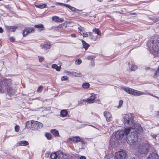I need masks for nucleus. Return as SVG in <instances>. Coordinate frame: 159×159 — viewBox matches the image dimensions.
<instances>
[{
	"instance_id": "1",
	"label": "nucleus",
	"mask_w": 159,
	"mask_h": 159,
	"mask_svg": "<svg viewBox=\"0 0 159 159\" xmlns=\"http://www.w3.org/2000/svg\"><path fill=\"white\" fill-rule=\"evenodd\" d=\"M123 123L126 127L125 129H129V131L134 128L135 123L133 116L131 114H125L123 116Z\"/></svg>"
},
{
	"instance_id": "2",
	"label": "nucleus",
	"mask_w": 159,
	"mask_h": 159,
	"mask_svg": "<svg viewBox=\"0 0 159 159\" xmlns=\"http://www.w3.org/2000/svg\"><path fill=\"white\" fill-rule=\"evenodd\" d=\"M129 132V129H125L124 130H119L115 133V136L116 139L119 140H122L123 142H125L126 136L128 135Z\"/></svg>"
},
{
	"instance_id": "3",
	"label": "nucleus",
	"mask_w": 159,
	"mask_h": 159,
	"mask_svg": "<svg viewBox=\"0 0 159 159\" xmlns=\"http://www.w3.org/2000/svg\"><path fill=\"white\" fill-rule=\"evenodd\" d=\"M128 133V135L126 136V139L125 141L130 145H133L137 141L138 136L136 133L131 130Z\"/></svg>"
},
{
	"instance_id": "4",
	"label": "nucleus",
	"mask_w": 159,
	"mask_h": 159,
	"mask_svg": "<svg viewBox=\"0 0 159 159\" xmlns=\"http://www.w3.org/2000/svg\"><path fill=\"white\" fill-rule=\"evenodd\" d=\"M149 150V145L147 144H143L140 145L138 148V151L141 154H146Z\"/></svg>"
},
{
	"instance_id": "5",
	"label": "nucleus",
	"mask_w": 159,
	"mask_h": 159,
	"mask_svg": "<svg viewBox=\"0 0 159 159\" xmlns=\"http://www.w3.org/2000/svg\"><path fill=\"white\" fill-rule=\"evenodd\" d=\"M126 156L125 150H123L116 152L115 154L116 159H125Z\"/></svg>"
},
{
	"instance_id": "6",
	"label": "nucleus",
	"mask_w": 159,
	"mask_h": 159,
	"mask_svg": "<svg viewBox=\"0 0 159 159\" xmlns=\"http://www.w3.org/2000/svg\"><path fill=\"white\" fill-rule=\"evenodd\" d=\"M68 141L71 142V143H76L79 142L83 143L84 142L83 139L79 137H73L69 138L67 139Z\"/></svg>"
},
{
	"instance_id": "7",
	"label": "nucleus",
	"mask_w": 159,
	"mask_h": 159,
	"mask_svg": "<svg viewBox=\"0 0 159 159\" xmlns=\"http://www.w3.org/2000/svg\"><path fill=\"white\" fill-rule=\"evenodd\" d=\"M11 83V81L10 79H6L3 78V79H0V84L2 86V88L5 86L9 85H10Z\"/></svg>"
},
{
	"instance_id": "8",
	"label": "nucleus",
	"mask_w": 159,
	"mask_h": 159,
	"mask_svg": "<svg viewBox=\"0 0 159 159\" xmlns=\"http://www.w3.org/2000/svg\"><path fill=\"white\" fill-rule=\"evenodd\" d=\"M95 98V94L92 93L88 98L83 99V101L86 102L88 103H92L94 102Z\"/></svg>"
},
{
	"instance_id": "9",
	"label": "nucleus",
	"mask_w": 159,
	"mask_h": 159,
	"mask_svg": "<svg viewBox=\"0 0 159 159\" xmlns=\"http://www.w3.org/2000/svg\"><path fill=\"white\" fill-rule=\"evenodd\" d=\"M35 29L34 28L26 27L22 32L23 35L24 37L25 36L28 34L34 32Z\"/></svg>"
},
{
	"instance_id": "10",
	"label": "nucleus",
	"mask_w": 159,
	"mask_h": 159,
	"mask_svg": "<svg viewBox=\"0 0 159 159\" xmlns=\"http://www.w3.org/2000/svg\"><path fill=\"white\" fill-rule=\"evenodd\" d=\"M33 124L34 129H38L43 126V124L42 123L37 121H33Z\"/></svg>"
},
{
	"instance_id": "11",
	"label": "nucleus",
	"mask_w": 159,
	"mask_h": 159,
	"mask_svg": "<svg viewBox=\"0 0 159 159\" xmlns=\"http://www.w3.org/2000/svg\"><path fill=\"white\" fill-rule=\"evenodd\" d=\"M104 115L106 117L107 122H110L112 121V116L111 113L108 111H105L103 113Z\"/></svg>"
},
{
	"instance_id": "12",
	"label": "nucleus",
	"mask_w": 159,
	"mask_h": 159,
	"mask_svg": "<svg viewBox=\"0 0 159 159\" xmlns=\"http://www.w3.org/2000/svg\"><path fill=\"white\" fill-rule=\"evenodd\" d=\"M11 84L9 85L5 86H7V92L8 93V94L9 96H11V95H13L15 93V90L14 89L12 88L11 86H9Z\"/></svg>"
},
{
	"instance_id": "13",
	"label": "nucleus",
	"mask_w": 159,
	"mask_h": 159,
	"mask_svg": "<svg viewBox=\"0 0 159 159\" xmlns=\"http://www.w3.org/2000/svg\"><path fill=\"white\" fill-rule=\"evenodd\" d=\"M134 128L135 127L134 126ZM134 129L135 131L139 134H141L143 132V129L140 125H138V126H137V128L131 129V130H133L134 131Z\"/></svg>"
},
{
	"instance_id": "14",
	"label": "nucleus",
	"mask_w": 159,
	"mask_h": 159,
	"mask_svg": "<svg viewBox=\"0 0 159 159\" xmlns=\"http://www.w3.org/2000/svg\"><path fill=\"white\" fill-rule=\"evenodd\" d=\"M33 121H28L26 123L25 127L28 129H34L33 127Z\"/></svg>"
},
{
	"instance_id": "15",
	"label": "nucleus",
	"mask_w": 159,
	"mask_h": 159,
	"mask_svg": "<svg viewBox=\"0 0 159 159\" xmlns=\"http://www.w3.org/2000/svg\"><path fill=\"white\" fill-rule=\"evenodd\" d=\"M158 157L157 154L154 152L150 154L148 157V159H158Z\"/></svg>"
},
{
	"instance_id": "16",
	"label": "nucleus",
	"mask_w": 159,
	"mask_h": 159,
	"mask_svg": "<svg viewBox=\"0 0 159 159\" xmlns=\"http://www.w3.org/2000/svg\"><path fill=\"white\" fill-rule=\"evenodd\" d=\"M123 89L127 93L132 95L134 90L128 87L123 88Z\"/></svg>"
},
{
	"instance_id": "17",
	"label": "nucleus",
	"mask_w": 159,
	"mask_h": 159,
	"mask_svg": "<svg viewBox=\"0 0 159 159\" xmlns=\"http://www.w3.org/2000/svg\"><path fill=\"white\" fill-rule=\"evenodd\" d=\"M68 73L72 75H74L75 77H80L82 76V74L81 73H77L76 72L74 71L70 72L69 71L68 72Z\"/></svg>"
},
{
	"instance_id": "18",
	"label": "nucleus",
	"mask_w": 159,
	"mask_h": 159,
	"mask_svg": "<svg viewBox=\"0 0 159 159\" xmlns=\"http://www.w3.org/2000/svg\"><path fill=\"white\" fill-rule=\"evenodd\" d=\"M145 93H143L141 92L135 90H134L133 95L134 96H138L143 94H144Z\"/></svg>"
},
{
	"instance_id": "19",
	"label": "nucleus",
	"mask_w": 159,
	"mask_h": 159,
	"mask_svg": "<svg viewBox=\"0 0 159 159\" xmlns=\"http://www.w3.org/2000/svg\"><path fill=\"white\" fill-rule=\"evenodd\" d=\"M56 153L58 159L62 158L64 154L61 151H57L56 152Z\"/></svg>"
},
{
	"instance_id": "20",
	"label": "nucleus",
	"mask_w": 159,
	"mask_h": 159,
	"mask_svg": "<svg viewBox=\"0 0 159 159\" xmlns=\"http://www.w3.org/2000/svg\"><path fill=\"white\" fill-rule=\"evenodd\" d=\"M34 27L35 28H39V30L40 31L44 30L43 25L41 24L35 25Z\"/></svg>"
},
{
	"instance_id": "21",
	"label": "nucleus",
	"mask_w": 159,
	"mask_h": 159,
	"mask_svg": "<svg viewBox=\"0 0 159 159\" xmlns=\"http://www.w3.org/2000/svg\"><path fill=\"white\" fill-rule=\"evenodd\" d=\"M19 145L20 146H26L29 144V143L28 142L25 141L23 140L20 141L18 143Z\"/></svg>"
},
{
	"instance_id": "22",
	"label": "nucleus",
	"mask_w": 159,
	"mask_h": 159,
	"mask_svg": "<svg viewBox=\"0 0 159 159\" xmlns=\"http://www.w3.org/2000/svg\"><path fill=\"white\" fill-rule=\"evenodd\" d=\"M51 132L54 136H59V133L57 130L56 129H52L51 130Z\"/></svg>"
},
{
	"instance_id": "23",
	"label": "nucleus",
	"mask_w": 159,
	"mask_h": 159,
	"mask_svg": "<svg viewBox=\"0 0 159 159\" xmlns=\"http://www.w3.org/2000/svg\"><path fill=\"white\" fill-rule=\"evenodd\" d=\"M68 114V111L66 110H63L61 111L60 115L61 117H64Z\"/></svg>"
},
{
	"instance_id": "24",
	"label": "nucleus",
	"mask_w": 159,
	"mask_h": 159,
	"mask_svg": "<svg viewBox=\"0 0 159 159\" xmlns=\"http://www.w3.org/2000/svg\"><path fill=\"white\" fill-rule=\"evenodd\" d=\"M82 42L83 48L85 49V50H86L90 46V45L83 40L82 41Z\"/></svg>"
},
{
	"instance_id": "25",
	"label": "nucleus",
	"mask_w": 159,
	"mask_h": 159,
	"mask_svg": "<svg viewBox=\"0 0 159 159\" xmlns=\"http://www.w3.org/2000/svg\"><path fill=\"white\" fill-rule=\"evenodd\" d=\"M36 7L40 9L44 8L46 7V5L45 4H38L35 5Z\"/></svg>"
},
{
	"instance_id": "26",
	"label": "nucleus",
	"mask_w": 159,
	"mask_h": 159,
	"mask_svg": "<svg viewBox=\"0 0 159 159\" xmlns=\"http://www.w3.org/2000/svg\"><path fill=\"white\" fill-rule=\"evenodd\" d=\"M66 7L69 8L72 11H81V10L77 9H76L75 8L72 7L70 5L67 4L66 6Z\"/></svg>"
},
{
	"instance_id": "27",
	"label": "nucleus",
	"mask_w": 159,
	"mask_h": 159,
	"mask_svg": "<svg viewBox=\"0 0 159 159\" xmlns=\"http://www.w3.org/2000/svg\"><path fill=\"white\" fill-rule=\"evenodd\" d=\"M50 157L51 159H58L56 152L52 153L50 155Z\"/></svg>"
},
{
	"instance_id": "28",
	"label": "nucleus",
	"mask_w": 159,
	"mask_h": 159,
	"mask_svg": "<svg viewBox=\"0 0 159 159\" xmlns=\"http://www.w3.org/2000/svg\"><path fill=\"white\" fill-rule=\"evenodd\" d=\"M69 156L68 157L70 158V159H77L78 157L77 155L76 154H69Z\"/></svg>"
},
{
	"instance_id": "29",
	"label": "nucleus",
	"mask_w": 159,
	"mask_h": 159,
	"mask_svg": "<svg viewBox=\"0 0 159 159\" xmlns=\"http://www.w3.org/2000/svg\"><path fill=\"white\" fill-rule=\"evenodd\" d=\"M52 67L53 68L55 69L57 71H59L61 69L60 66H58L56 64H53Z\"/></svg>"
},
{
	"instance_id": "30",
	"label": "nucleus",
	"mask_w": 159,
	"mask_h": 159,
	"mask_svg": "<svg viewBox=\"0 0 159 159\" xmlns=\"http://www.w3.org/2000/svg\"><path fill=\"white\" fill-rule=\"evenodd\" d=\"M93 32L97 34L98 35H100L101 34V31L98 29L95 28L93 30Z\"/></svg>"
},
{
	"instance_id": "31",
	"label": "nucleus",
	"mask_w": 159,
	"mask_h": 159,
	"mask_svg": "<svg viewBox=\"0 0 159 159\" xmlns=\"http://www.w3.org/2000/svg\"><path fill=\"white\" fill-rule=\"evenodd\" d=\"M90 86V84L87 82L84 83L82 84V87L84 89H88Z\"/></svg>"
},
{
	"instance_id": "32",
	"label": "nucleus",
	"mask_w": 159,
	"mask_h": 159,
	"mask_svg": "<svg viewBox=\"0 0 159 159\" xmlns=\"http://www.w3.org/2000/svg\"><path fill=\"white\" fill-rule=\"evenodd\" d=\"M45 135L47 138L48 140L51 139L52 138L51 134L49 133H47Z\"/></svg>"
},
{
	"instance_id": "33",
	"label": "nucleus",
	"mask_w": 159,
	"mask_h": 159,
	"mask_svg": "<svg viewBox=\"0 0 159 159\" xmlns=\"http://www.w3.org/2000/svg\"><path fill=\"white\" fill-rule=\"evenodd\" d=\"M17 27L16 26H10L9 29L12 32H14L17 29Z\"/></svg>"
},
{
	"instance_id": "34",
	"label": "nucleus",
	"mask_w": 159,
	"mask_h": 159,
	"mask_svg": "<svg viewBox=\"0 0 159 159\" xmlns=\"http://www.w3.org/2000/svg\"><path fill=\"white\" fill-rule=\"evenodd\" d=\"M43 86H40L37 89V92L38 93H41L43 89Z\"/></svg>"
},
{
	"instance_id": "35",
	"label": "nucleus",
	"mask_w": 159,
	"mask_h": 159,
	"mask_svg": "<svg viewBox=\"0 0 159 159\" xmlns=\"http://www.w3.org/2000/svg\"><path fill=\"white\" fill-rule=\"evenodd\" d=\"M55 5H59L61 6H66H66L67 5V4H64V3H61V2H57L55 3Z\"/></svg>"
},
{
	"instance_id": "36",
	"label": "nucleus",
	"mask_w": 159,
	"mask_h": 159,
	"mask_svg": "<svg viewBox=\"0 0 159 159\" xmlns=\"http://www.w3.org/2000/svg\"><path fill=\"white\" fill-rule=\"evenodd\" d=\"M63 157L62 158L63 159H70V158L68 157L69 154H64Z\"/></svg>"
},
{
	"instance_id": "37",
	"label": "nucleus",
	"mask_w": 159,
	"mask_h": 159,
	"mask_svg": "<svg viewBox=\"0 0 159 159\" xmlns=\"http://www.w3.org/2000/svg\"><path fill=\"white\" fill-rule=\"evenodd\" d=\"M104 159H113V157L110 155H107L105 156Z\"/></svg>"
},
{
	"instance_id": "38",
	"label": "nucleus",
	"mask_w": 159,
	"mask_h": 159,
	"mask_svg": "<svg viewBox=\"0 0 159 159\" xmlns=\"http://www.w3.org/2000/svg\"><path fill=\"white\" fill-rule=\"evenodd\" d=\"M137 68V66L135 65H132L131 66V70L133 71H135Z\"/></svg>"
},
{
	"instance_id": "39",
	"label": "nucleus",
	"mask_w": 159,
	"mask_h": 159,
	"mask_svg": "<svg viewBox=\"0 0 159 159\" xmlns=\"http://www.w3.org/2000/svg\"><path fill=\"white\" fill-rule=\"evenodd\" d=\"M68 79V77L67 76H63L61 77V80L62 81L66 80Z\"/></svg>"
},
{
	"instance_id": "40",
	"label": "nucleus",
	"mask_w": 159,
	"mask_h": 159,
	"mask_svg": "<svg viewBox=\"0 0 159 159\" xmlns=\"http://www.w3.org/2000/svg\"><path fill=\"white\" fill-rule=\"evenodd\" d=\"M59 19V17L57 16H54L52 17V20H61V19ZM61 20H62L61 19Z\"/></svg>"
},
{
	"instance_id": "41",
	"label": "nucleus",
	"mask_w": 159,
	"mask_h": 159,
	"mask_svg": "<svg viewBox=\"0 0 159 159\" xmlns=\"http://www.w3.org/2000/svg\"><path fill=\"white\" fill-rule=\"evenodd\" d=\"M15 130L16 132H18L19 130V127L18 125H16L15 127Z\"/></svg>"
},
{
	"instance_id": "42",
	"label": "nucleus",
	"mask_w": 159,
	"mask_h": 159,
	"mask_svg": "<svg viewBox=\"0 0 159 159\" xmlns=\"http://www.w3.org/2000/svg\"><path fill=\"white\" fill-rule=\"evenodd\" d=\"M78 29L80 31V32H83V31H84V28L80 25L78 28Z\"/></svg>"
},
{
	"instance_id": "43",
	"label": "nucleus",
	"mask_w": 159,
	"mask_h": 159,
	"mask_svg": "<svg viewBox=\"0 0 159 159\" xmlns=\"http://www.w3.org/2000/svg\"><path fill=\"white\" fill-rule=\"evenodd\" d=\"M51 45L48 44H45L44 45V48H46L47 49H49L50 48Z\"/></svg>"
},
{
	"instance_id": "44",
	"label": "nucleus",
	"mask_w": 159,
	"mask_h": 159,
	"mask_svg": "<svg viewBox=\"0 0 159 159\" xmlns=\"http://www.w3.org/2000/svg\"><path fill=\"white\" fill-rule=\"evenodd\" d=\"M123 101L122 100H120L119 102V105L118 106V107H121L122 105Z\"/></svg>"
},
{
	"instance_id": "45",
	"label": "nucleus",
	"mask_w": 159,
	"mask_h": 159,
	"mask_svg": "<svg viewBox=\"0 0 159 159\" xmlns=\"http://www.w3.org/2000/svg\"><path fill=\"white\" fill-rule=\"evenodd\" d=\"M39 58V61L40 62H42L43 61V60L44 59V58L43 57H38Z\"/></svg>"
},
{
	"instance_id": "46",
	"label": "nucleus",
	"mask_w": 159,
	"mask_h": 159,
	"mask_svg": "<svg viewBox=\"0 0 159 159\" xmlns=\"http://www.w3.org/2000/svg\"><path fill=\"white\" fill-rule=\"evenodd\" d=\"M83 34L82 35L84 37H87L88 36V34L87 32L83 31V33H82Z\"/></svg>"
},
{
	"instance_id": "47",
	"label": "nucleus",
	"mask_w": 159,
	"mask_h": 159,
	"mask_svg": "<svg viewBox=\"0 0 159 159\" xmlns=\"http://www.w3.org/2000/svg\"><path fill=\"white\" fill-rule=\"evenodd\" d=\"M94 58V57L93 56H89L87 57V59L89 60L93 59Z\"/></svg>"
},
{
	"instance_id": "48",
	"label": "nucleus",
	"mask_w": 159,
	"mask_h": 159,
	"mask_svg": "<svg viewBox=\"0 0 159 159\" xmlns=\"http://www.w3.org/2000/svg\"><path fill=\"white\" fill-rule=\"evenodd\" d=\"M10 42H13L15 41V38L13 37H11L10 38Z\"/></svg>"
},
{
	"instance_id": "49",
	"label": "nucleus",
	"mask_w": 159,
	"mask_h": 159,
	"mask_svg": "<svg viewBox=\"0 0 159 159\" xmlns=\"http://www.w3.org/2000/svg\"><path fill=\"white\" fill-rule=\"evenodd\" d=\"M76 61L77 62V65L80 64L82 63V61L79 59H78L77 61L76 60Z\"/></svg>"
},
{
	"instance_id": "50",
	"label": "nucleus",
	"mask_w": 159,
	"mask_h": 159,
	"mask_svg": "<svg viewBox=\"0 0 159 159\" xmlns=\"http://www.w3.org/2000/svg\"><path fill=\"white\" fill-rule=\"evenodd\" d=\"M71 36L72 38H75L76 37V35L75 34H71Z\"/></svg>"
},
{
	"instance_id": "51",
	"label": "nucleus",
	"mask_w": 159,
	"mask_h": 159,
	"mask_svg": "<svg viewBox=\"0 0 159 159\" xmlns=\"http://www.w3.org/2000/svg\"><path fill=\"white\" fill-rule=\"evenodd\" d=\"M80 159H86V157L84 156H81Z\"/></svg>"
},
{
	"instance_id": "52",
	"label": "nucleus",
	"mask_w": 159,
	"mask_h": 159,
	"mask_svg": "<svg viewBox=\"0 0 159 159\" xmlns=\"http://www.w3.org/2000/svg\"><path fill=\"white\" fill-rule=\"evenodd\" d=\"M3 30L2 28L0 27V33H2L3 32Z\"/></svg>"
},
{
	"instance_id": "53",
	"label": "nucleus",
	"mask_w": 159,
	"mask_h": 159,
	"mask_svg": "<svg viewBox=\"0 0 159 159\" xmlns=\"http://www.w3.org/2000/svg\"><path fill=\"white\" fill-rule=\"evenodd\" d=\"M56 22L61 23L63 22L64 20H55Z\"/></svg>"
},
{
	"instance_id": "54",
	"label": "nucleus",
	"mask_w": 159,
	"mask_h": 159,
	"mask_svg": "<svg viewBox=\"0 0 159 159\" xmlns=\"http://www.w3.org/2000/svg\"><path fill=\"white\" fill-rule=\"evenodd\" d=\"M148 94H149V95H151V96H153V97H155V98H156V96H155V95H153V94H150V93H148Z\"/></svg>"
},
{
	"instance_id": "55",
	"label": "nucleus",
	"mask_w": 159,
	"mask_h": 159,
	"mask_svg": "<svg viewBox=\"0 0 159 159\" xmlns=\"http://www.w3.org/2000/svg\"><path fill=\"white\" fill-rule=\"evenodd\" d=\"M2 88V86H1V85L0 84V91H1Z\"/></svg>"
},
{
	"instance_id": "56",
	"label": "nucleus",
	"mask_w": 159,
	"mask_h": 159,
	"mask_svg": "<svg viewBox=\"0 0 159 159\" xmlns=\"http://www.w3.org/2000/svg\"><path fill=\"white\" fill-rule=\"evenodd\" d=\"M155 22L158 23L159 24V20H155Z\"/></svg>"
},
{
	"instance_id": "57",
	"label": "nucleus",
	"mask_w": 159,
	"mask_h": 159,
	"mask_svg": "<svg viewBox=\"0 0 159 159\" xmlns=\"http://www.w3.org/2000/svg\"><path fill=\"white\" fill-rule=\"evenodd\" d=\"M145 69H146V70H148V69H150V67H146L145 68Z\"/></svg>"
},
{
	"instance_id": "58",
	"label": "nucleus",
	"mask_w": 159,
	"mask_h": 159,
	"mask_svg": "<svg viewBox=\"0 0 159 159\" xmlns=\"http://www.w3.org/2000/svg\"><path fill=\"white\" fill-rule=\"evenodd\" d=\"M135 13H131L130 14V15H134V14H135Z\"/></svg>"
},
{
	"instance_id": "59",
	"label": "nucleus",
	"mask_w": 159,
	"mask_h": 159,
	"mask_svg": "<svg viewBox=\"0 0 159 159\" xmlns=\"http://www.w3.org/2000/svg\"><path fill=\"white\" fill-rule=\"evenodd\" d=\"M155 98H157V99H159V97H157V96H156Z\"/></svg>"
},
{
	"instance_id": "60",
	"label": "nucleus",
	"mask_w": 159,
	"mask_h": 159,
	"mask_svg": "<svg viewBox=\"0 0 159 159\" xmlns=\"http://www.w3.org/2000/svg\"><path fill=\"white\" fill-rule=\"evenodd\" d=\"M91 34H92V33H90V32H89V35H91Z\"/></svg>"
},
{
	"instance_id": "61",
	"label": "nucleus",
	"mask_w": 159,
	"mask_h": 159,
	"mask_svg": "<svg viewBox=\"0 0 159 159\" xmlns=\"http://www.w3.org/2000/svg\"><path fill=\"white\" fill-rule=\"evenodd\" d=\"M80 33L82 35L83 34H82V33H83V32H80Z\"/></svg>"
},
{
	"instance_id": "62",
	"label": "nucleus",
	"mask_w": 159,
	"mask_h": 159,
	"mask_svg": "<svg viewBox=\"0 0 159 159\" xmlns=\"http://www.w3.org/2000/svg\"><path fill=\"white\" fill-rule=\"evenodd\" d=\"M98 1H99V2H101L103 0H97Z\"/></svg>"
},
{
	"instance_id": "63",
	"label": "nucleus",
	"mask_w": 159,
	"mask_h": 159,
	"mask_svg": "<svg viewBox=\"0 0 159 159\" xmlns=\"http://www.w3.org/2000/svg\"><path fill=\"white\" fill-rule=\"evenodd\" d=\"M132 159H136V158L135 157H133V158H132Z\"/></svg>"
},
{
	"instance_id": "64",
	"label": "nucleus",
	"mask_w": 159,
	"mask_h": 159,
	"mask_svg": "<svg viewBox=\"0 0 159 159\" xmlns=\"http://www.w3.org/2000/svg\"><path fill=\"white\" fill-rule=\"evenodd\" d=\"M129 64H130V62H129L128 63L129 65Z\"/></svg>"
}]
</instances>
